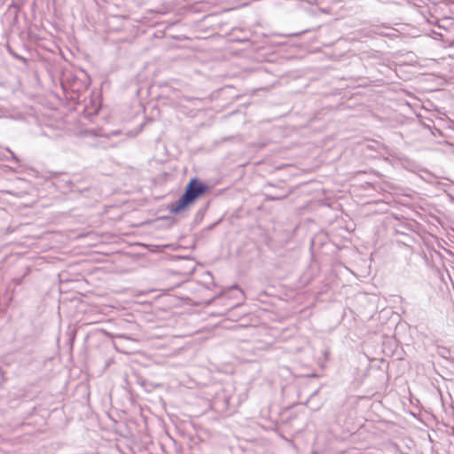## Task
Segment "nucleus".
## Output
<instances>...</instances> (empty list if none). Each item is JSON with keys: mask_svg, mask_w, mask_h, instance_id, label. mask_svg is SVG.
<instances>
[{"mask_svg": "<svg viewBox=\"0 0 454 454\" xmlns=\"http://www.w3.org/2000/svg\"><path fill=\"white\" fill-rule=\"evenodd\" d=\"M208 190L209 186L199 178H192L186 184L184 192L181 197L176 202L168 205L170 213L177 215L185 211Z\"/></svg>", "mask_w": 454, "mask_h": 454, "instance_id": "nucleus-1", "label": "nucleus"}, {"mask_svg": "<svg viewBox=\"0 0 454 454\" xmlns=\"http://www.w3.org/2000/svg\"><path fill=\"white\" fill-rule=\"evenodd\" d=\"M287 196H288V193H286V194H283V195H279V196H273V195L266 194L265 195V200L266 201L281 200L286 199Z\"/></svg>", "mask_w": 454, "mask_h": 454, "instance_id": "nucleus-2", "label": "nucleus"}, {"mask_svg": "<svg viewBox=\"0 0 454 454\" xmlns=\"http://www.w3.org/2000/svg\"><path fill=\"white\" fill-rule=\"evenodd\" d=\"M204 211L205 209H200L197 214H196V216H195V222L196 223H199L202 220L203 216H204Z\"/></svg>", "mask_w": 454, "mask_h": 454, "instance_id": "nucleus-3", "label": "nucleus"}, {"mask_svg": "<svg viewBox=\"0 0 454 454\" xmlns=\"http://www.w3.org/2000/svg\"><path fill=\"white\" fill-rule=\"evenodd\" d=\"M27 341L29 344L33 345L35 342V339L32 336L27 337Z\"/></svg>", "mask_w": 454, "mask_h": 454, "instance_id": "nucleus-4", "label": "nucleus"}, {"mask_svg": "<svg viewBox=\"0 0 454 454\" xmlns=\"http://www.w3.org/2000/svg\"><path fill=\"white\" fill-rule=\"evenodd\" d=\"M215 224H216V223H213V224L209 225V226L207 227V229H208V230H212V229L215 226Z\"/></svg>", "mask_w": 454, "mask_h": 454, "instance_id": "nucleus-5", "label": "nucleus"}, {"mask_svg": "<svg viewBox=\"0 0 454 454\" xmlns=\"http://www.w3.org/2000/svg\"><path fill=\"white\" fill-rule=\"evenodd\" d=\"M12 158L16 160V161H19V160L17 159V157L15 156V154L13 153H12Z\"/></svg>", "mask_w": 454, "mask_h": 454, "instance_id": "nucleus-6", "label": "nucleus"}]
</instances>
